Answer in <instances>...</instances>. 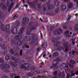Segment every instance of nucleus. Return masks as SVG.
<instances>
[{
  "label": "nucleus",
  "instance_id": "nucleus-1",
  "mask_svg": "<svg viewBox=\"0 0 78 78\" xmlns=\"http://www.w3.org/2000/svg\"><path fill=\"white\" fill-rule=\"evenodd\" d=\"M58 61H59V60H58V59H57L56 60H55L53 61V62L52 63V64L51 66V69H52V68H53V67H56V65L58 64Z\"/></svg>",
  "mask_w": 78,
  "mask_h": 78
},
{
  "label": "nucleus",
  "instance_id": "nucleus-2",
  "mask_svg": "<svg viewBox=\"0 0 78 78\" xmlns=\"http://www.w3.org/2000/svg\"><path fill=\"white\" fill-rule=\"evenodd\" d=\"M62 29L60 28H59L56 31H54V33L55 35H58L59 34V33H62Z\"/></svg>",
  "mask_w": 78,
  "mask_h": 78
},
{
  "label": "nucleus",
  "instance_id": "nucleus-3",
  "mask_svg": "<svg viewBox=\"0 0 78 78\" xmlns=\"http://www.w3.org/2000/svg\"><path fill=\"white\" fill-rule=\"evenodd\" d=\"M11 31L12 33H17V29L16 27H13L11 29Z\"/></svg>",
  "mask_w": 78,
  "mask_h": 78
},
{
  "label": "nucleus",
  "instance_id": "nucleus-4",
  "mask_svg": "<svg viewBox=\"0 0 78 78\" xmlns=\"http://www.w3.org/2000/svg\"><path fill=\"white\" fill-rule=\"evenodd\" d=\"M75 61L73 60H71L69 63V66L71 67L72 68H73V64H75Z\"/></svg>",
  "mask_w": 78,
  "mask_h": 78
},
{
  "label": "nucleus",
  "instance_id": "nucleus-5",
  "mask_svg": "<svg viewBox=\"0 0 78 78\" xmlns=\"http://www.w3.org/2000/svg\"><path fill=\"white\" fill-rule=\"evenodd\" d=\"M69 46H67V43H65L63 44V49L64 50L65 49V48H66L65 49V51H68V49H67V48H69Z\"/></svg>",
  "mask_w": 78,
  "mask_h": 78
},
{
  "label": "nucleus",
  "instance_id": "nucleus-6",
  "mask_svg": "<svg viewBox=\"0 0 78 78\" xmlns=\"http://www.w3.org/2000/svg\"><path fill=\"white\" fill-rule=\"evenodd\" d=\"M29 18H24L23 19V24H25L26 23H27L28 22H29Z\"/></svg>",
  "mask_w": 78,
  "mask_h": 78
},
{
  "label": "nucleus",
  "instance_id": "nucleus-7",
  "mask_svg": "<svg viewBox=\"0 0 78 78\" xmlns=\"http://www.w3.org/2000/svg\"><path fill=\"white\" fill-rule=\"evenodd\" d=\"M29 67L30 65L28 63L23 64L21 66L22 68H28Z\"/></svg>",
  "mask_w": 78,
  "mask_h": 78
},
{
  "label": "nucleus",
  "instance_id": "nucleus-8",
  "mask_svg": "<svg viewBox=\"0 0 78 78\" xmlns=\"http://www.w3.org/2000/svg\"><path fill=\"white\" fill-rule=\"evenodd\" d=\"M65 66H66V67H68V65L64 63H62V64L60 65V69H63L64 67H65Z\"/></svg>",
  "mask_w": 78,
  "mask_h": 78
},
{
  "label": "nucleus",
  "instance_id": "nucleus-9",
  "mask_svg": "<svg viewBox=\"0 0 78 78\" xmlns=\"http://www.w3.org/2000/svg\"><path fill=\"white\" fill-rule=\"evenodd\" d=\"M3 68H5V69H9V66L8 65L3 64L1 66Z\"/></svg>",
  "mask_w": 78,
  "mask_h": 78
},
{
  "label": "nucleus",
  "instance_id": "nucleus-10",
  "mask_svg": "<svg viewBox=\"0 0 78 78\" xmlns=\"http://www.w3.org/2000/svg\"><path fill=\"white\" fill-rule=\"evenodd\" d=\"M26 48H29L30 47H29V45H24L23 47V50H26Z\"/></svg>",
  "mask_w": 78,
  "mask_h": 78
},
{
  "label": "nucleus",
  "instance_id": "nucleus-11",
  "mask_svg": "<svg viewBox=\"0 0 78 78\" xmlns=\"http://www.w3.org/2000/svg\"><path fill=\"white\" fill-rule=\"evenodd\" d=\"M22 38V36H17L15 37V39L16 40H19V39H20Z\"/></svg>",
  "mask_w": 78,
  "mask_h": 78
},
{
  "label": "nucleus",
  "instance_id": "nucleus-12",
  "mask_svg": "<svg viewBox=\"0 0 78 78\" xmlns=\"http://www.w3.org/2000/svg\"><path fill=\"white\" fill-rule=\"evenodd\" d=\"M32 37H33V40H34L35 41H36V40H37V37L36 36V34H34V35H32Z\"/></svg>",
  "mask_w": 78,
  "mask_h": 78
},
{
  "label": "nucleus",
  "instance_id": "nucleus-13",
  "mask_svg": "<svg viewBox=\"0 0 78 78\" xmlns=\"http://www.w3.org/2000/svg\"><path fill=\"white\" fill-rule=\"evenodd\" d=\"M66 9V6L65 5H62L61 6V9L62 11H64Z\"/></svg>",
  "mask_w": 78,
  "mask_h": 78
},
{
  "label": "nucleus",
  "instance_id": "nucleus-14",
  "mask_svg": "<svg viewBox=\"0 0 78 78\" xmlns=\"http://www.w3.org/2000/svg\"><path fill=\"white\" fill-rule=\"evenodd\" d=\"M68 6L69 8H71L73 7V4L72 3H69L68 5Z\"/></svg>",
  "mask_w": 78,
  "mask_h": 78
},
{
  "label": "nucleus",
  "instance_id": "nucleus-15",
  "mask_svg": "<svg viewBox=\"0 0 78 78\" xmlns=\"http://www.w3.org/2000/svg\"><path fill=\"white\" fill-rule=\"evenodd\" d=\"M12 0H8L7 3V6H8V5L10 3H12Z\"/></svg>",
  "mask_w": 78,
  "mask_h": 78
},
{
  "label": "nucleus",
  "instance_id": "nucleus-16",
  "mask_svg": "<svg viewBox=\"0 0 78 78\" xmlns=\"http://www.w3.org/2000/svg\"><path fill=\"white\" fill-rule=\"evenodd\" d=\"M11 65L12 66H14V67H16L17 66V64L14 63H12L11 64Z\"/></svg>",
  "mask_w": 78,
  "mask_h": 78
},
{
  "label": "nucleus",
  "instance_id": "nucleus-17",
  "mask_svg": "<svg viewBox=\"0 0 78 78\" xmlns=\"http://www.w3.org/2000/svg\"><path fill=\"white\" fill-rule=\"evenodd\" d=\"M22 42L20 41L17 42V44L18 45H21L22 44Z\"/></svg>",
  "mask_w": 78,
  "mask_h": 78
},
{
  "label": "nucleus",
  "instance_id": "nucleus-18",
  "mask_svg": "<svg viewBox=\"0 0 78 78\" xmlns=\"http://www.w3.org/2000/svg\"><path fill=\"white\" fill-rule=\"evenodd\" d=\"M58 55V52H56L55 53L53 56H54V57H56V56H57Z\"/></svg>",
  "mask_w": 78,
  "mask_h": 78
},
{
  "label": "nucleus",
  "instance_id": "nucleus-19",
  "mask_svg": "<svg viewBox=\"0 0 78 78\" xmlns=\"http://www.w3.org/2000/svg\"><path fill=\"white\" fill-rule=\"evenodd\" d=\"M74 28L76 31L78 30V25H76L74 26Z\"/></svg>",
  "mask_w": 78,
  "mask_h": 78
},
{
  "label": "nucleus",
  "instance_id": "nucleus-20",
  "mask_svg": "<svg viewBox=\"0 0 78 78\" xmlns=\"http://www.w3.org/2000/svg\"><path fill=\"white\" fill-rule=\"evenodd\" d=\"M24 31V29L23 28H21L20 30V33H19L20 34H22L23 33V31Z\"/></svg>",
  "mask_w": 78,
  "mask_h": 78
},
{
  "label": "nucleus",
  "instance_id": "nucleus-21",
  "mask_svg": "<svg viewBox=\"0 0 78 78\" xmlns=\"http://www.w3.org/2000/svg\"><path fill=\"white\" fill-rule=\"evenodd\" d=\"M59 2L57 1H56L55 2V4L56 6H58V5H59Z\"/></svg>",
  "mask_w": 78,
  "mask_h": 78
},
{
  "label": "nucleus",
  "instance_id": "nucleus-22",
  "mask_svg": "<svg viewBox=\"0 0 78 78\" xmlns=\"http://www.w3.org/2000/svg\"><path fill=\"white\" fill-rule=\"evenodd\" d=\"M2 9L3 10H4V11H5V10H6L7 9L6 7V6H5V5H4L2 7Z\"/></svg>",
  "mask_w": 78,
  "mask_h": 78
},
{
  "label": "nucleus",
  "instance_id": "nucleus-23",
  "mask_svg": "<svg viewBox=\"0 0 78 78\" xmlns=\"http://www.w3.org/2000/svg\"><path fill=\"white\" fill-rule=\"evenodd\" d=\"M74 41H75V40H73V39H72L70 40V42H72L73 44H74V45L75 44V42H74Z\"/></svg>",
  "mask_w": 78,
  "mask_h": 78
},
{
  "label": "nucleus",
  "instance_id": "nucleus-24",
  "mask_svg": "<svg viewBox=\"0 0 78 78\" xmlns=\"http://www.w3.org/2000/svg\"><path fill=\"white\" fill-rule=\"evenodd\" d=\"M65 34H66V35H68V34H69V31H66L65 32Z\"/></svg>",
  "mask_w": 78,
  "mask_h": 78
},
{
  "label": "nucleus",
  "instance_id": "nucleus-25",
  "mask_svg": "<svg viewBox=\"0 0 78 78\" xmlns=\"http://www.w3.org/2000/svg\"><path fill=\"white\" fill-rule=\"evenodd\" d=\"M10 52L13 55V54H14V50L13 49L10 50Z\"/></svg>",
  "mask_w": 78,
  "mask_h": 78
},
{
  "label": "nucleus",
  "instance_id": "nucleus-26",
  "mask_svg": "<svg viewBox=\"0 0 78 78\" xmlns=\"http://www.w3.org/2000/svg\"><path fill=\"white\" fill-rule=\"evenodd\" d=\"M58 76H59V77H60V76H61V73L60 72H59L58 73Z\"/></svg>",
  "mask_w": 78,
  "mask_h": 78
},
{
  "label": "nucleus",
  "instance_id": "nucleus-27",
  "mask_svg": "<svg viewBox=\"0 0 78 78\" xmlns=\"http://www.w3.org/2000/svg\"><path fill=\"white\" fill-rule=\"evenodd\" d=\"M53 74L54 75H57V71H56L55 72L53 73Z\"/></svg>",
  "mask_w": 78,
  "mask_h": 78
},
{
  "label": "nucleus",
  "instance_id": "nucleus-28",
  "mask_svg": "<svg viewBox=\"0 0 78 78\" xmlns=\"http://www.w3.org/2000/svg\"><path fill=\"white\" fill-rule=\"evenodd\" d=\"M16 24L17 25V26H19L20 25V22H19L18 21L17 22Z\"/></svg>",
  "mask_w": 78,
  "mask_h": 78
},
{
  "label": "nucleus",
  "instance_id": "nucleus-29",
  "mask_svg": "<svg viewBox=\"0 0 78 78\" xmlns=\"http://www.w3.org/2000/svg\"><path fill=\"white\" fill-rule=\"evenodd\" d=\"M74 2H77V7H78V1H77V0H75L74 1Z\"/></svg>",
  "mask_w": 78,
  "mask_h": 78
},
{
  "label": "nucleus",
  "instance_id": "nucleus-30",
  "mask_svg": "<svg viewBox=\"0 0 78 78\" xmlns=\"http://www.w3.org/2000/svg\"><path fill=\"white\" fill-rule=\"evenodd\" d=\"M73 72H74V70H73V69H72L71 70V71L69 72V73H70L71 74V73H73Z\"/></svg>",
  "mask_w": 78,
  "mask_h": 78
},
{
  "label": "nucleus",
  "instance_id": "nucleus-31",
  "mask_svg": "<svg viewBox=\"0 0 78 78\" xmlns=\"http://www.w3.org/2000/svg\"><path fill=\"white\" fill-rule=\"evenodd\" d=\"M5 59L6 60H7V61H8V60L9 59V57L6 56L5 57Z\"/></svg>",
  "mask_w": 78,
  "mask_h": 78
},
{
  "label": "nucleus",
  "instance_id": "nucleus-32",
  "mask_svg": "<svg viewBox=\"0 0 78 78\" xmlns=\"http://www.w3.org/2000/svg\"><path fill=\"white\" fill-rule=\"evenodd\" d=\"M31 34V31H28L27 33V34L28 35H29V34Z\"/></svg>",
  "mask_w": 78,
  "mask_h": 78
},
{
  "label": "nucleus",
  "instance_id": "nucleus-33",
  "mask_svg": "<svg viewBox=\"0 0 78 78\" xmlns=\"http://www.w3.org/2000/svg\"><path fill=\"white\" fill-rule=\"evenodd\" d=\"M62 76L63 77H64V76H65V74H64V72H63L62 73Z\"/></svg>",
  "mask_w": 78,
  "mask_h": 78
},
{
  "label": "nucleus",
  "instance_id": "nucleus-34",
  "mask_svg": "<svg viewBox=\"0 0 78 78\" xmlns=\"http://www.w3.org/2000/svg\"><path fill=\"white\" fill-rule=\"evenodd\" d=\"M22 50H21V51H20V56H22Z\"/></svg>",
  "mask_w": 78,
  "mask_h": 78
},
{
  "label": "nucleus",
  "instance_id": "nucleus-35",
  "mask_svg": "<svg viewBox=\"0 0 78 78\" xmlns=\"http://www.w3.org/2000/svg\"><path fill=\"white\" fill-rule=\"evenodd\" d=\"M14 78H20V76H15Z\"/></svg>",
  "mask_w": 78,
  "mask_h": 78
},
{
  "label": "nucleus",
  "instance_id": "nucleus-36",
  "mask_svg": "<svg viewBox=\"0 0 78 78\" xmlns=\"http://www.w3.org/2000/svg\"><path fill=\"white\" fill-rule=\"evenodd\" d=\"M67 72H69V73H70V69L68 68L67 69Z\"/></svg>",
  "mask_w": 78,
  "mask_h": 78
},
{
  "label": "nucleus",
  "instance_id": "nucleus-37",
  "mask_svg": "<svg viewBox=\"0 0 78 78\" xmlns=\"http://www.w3.org/2000/svg\"><path fill=\"white\" fill-rule=\"evenodd\" d=\"M40 49H41V48H39L37 49V51H39L40 50Z\"/></svg>",
  "mask_w": 78,
  "mask_h": 78
},
{
  "label": "nucleus",
  "instance_id": "nucleus-38",
  "mask_svg": "<svg viewBox=\"0 0 78 78\" xmlns=\"http://www.w3.org/2000/svg\"><path fill=\"white\" fill-rule=\"evenodd\" d=\"M28 75H29L30 76H33V74L30 73H28Z\"/></svg>",
  "mask_w": 78,
  "mask_h": 78
},
{
  "label": "nucleus",
  "instance_id": "nucleus-39",
  "mask_svg": "<svg viewBox=\"0 0 78 78\" xmlns=\"http://www.w3.org/2000/svg\"><path fill=\"white\" fill-rule=\"evenodd\" d=\"M75 75V73H73L71 76H74V75Z\"/></svg>",
  "mask_w": 78,
  "mask_h": 78
},
{
  "label": "nucleus",
  "instance_id": "nucleus-40",
  "mask_svg": "<svg viewBox=\"0 0 78 78\" xmlns=\"http://www.w3.org/2000/svg\"><path fill=\"white\" fill-rule=\"evenodd\" d=\"M36 73H37V74H39L40 73V71H35Z\"/></svg>",
  "mask_w": 78,
  "mask_h": 78
},
{
  "label": "nucleus",
  "instance_id": "nucleus-41",
  "mask_svg": "<svg viewBox=\"0 0 78 78\" xmlns=\"http://www.w3.org/2000/svg\"><path fill=\"white\" fill-rule=\"evenodd\" d=\"M70 76V74H68L67 75V77L68 78H69V76Z\"/></svg>",
  "mask_w": 78,
  "mask_h": 78
},
{
  "label": "nucleus",
  "instance_id": "nucleus-42",
  "mask_svg": "<svg viewBox=\"0 0 78 78\" xmlns=\"http://www.w3.org/2000/svg\"><path fill=\"white\" fill-rule=\"evenodd\" d=\"M19 61V59H16L15 61V62H17V61Z\"/></svg>",
  "mask_w": 78,
  "mask_h": 78
},
{
  "label": "nucleus",
  "instance_id": "nucleus-43",
  "mask_svg": "<svg viewBox=\"0 0 78 78\" xmlns=\"http://www.w3.org/2000/svg\"><path fill=\"white\" fill-rule=\"evenodd\" d=\"M70 17H71L70 16L68 18V19H67V20H69L70 19Z\"/></svg>",
  "mask_w": 78,
  "mask_h": 78
},
{
  "label": "nucleus",
  "instance_id": "nucleus-44",
  "mask_svg": "<svg viewBox=\"0 0 78 78\" xmlns=\"http://www.w3.org/2000/svg\"><path fill=\"white\" fill-rule=\"evenodd\" d=\"M76 74L77 75H78V71H76Z\"/></svg>",
  "mask_w": 78,
  "mask_h": 78
},
{
  "label": "nucleus",
  "instance_id": "nucleus-45",
  "mask_svg": "<svg viewBox=\"0 0 78 78\" xmlns=\"http://www.w3.org/2000/svg\"><path fill=\"white\" fill-rule=\"evenodd\" d=\"M46 56V54H44L43 55V57H44V58H45Z\"/></svg>",
  "mask_w": 78,
  "mask_h": 78
},
{
  "label": "nucleus",
  "instance_id": "nucleus-46",
  "mask_svg": "<svg viewBox=\"0 0 78 78\" xmlns=\"http://www.w3.org/2000/svg\"><path fill=\"white\" fill-rule=\"evenodd\" d=\"M11 76H12V77H14V76H15V75H14V74H12L11 75Z\"/></svg>",
  "mask_w": 78,
  "mask_h": 78
},
{
  "label": "nucleus",
  "instance_id": "nucleus-47",
  "mask_svg": "<svg viewBox=\"0 0 78 78\" xmlns=\"http://www.w3.org/2000/svg\"><path fill=\"white\" fill-rule=\"evenodd\" d=\"M18 54L17 53H16V54H15V56H17Z\"/></svg>",
  "mask_w": 78,
  "mask_h": 78
},
{
  "label": "nucleus",
  "instance_id": "nucleus-48",
  "mask_svg": "<svg viewBox=\"0 0 78 78\" xmlns=\"http://www.w3.org/2000/svg\"><path fill=\"white\" fill-rule=\"evenodd\" d=\"M63 28H64V29H67V27L66 26H64Z\"/></svg>",
  "mask_w": 78,
  "mask_h": 78
},
{
  "label": "nucleus",
  "instance_id": "nucleus-49",
  "mask_svg": "<svg viewBox=\"0 0 78 78\" xmlns=\"http://www.w3.org/2000/svg\"><path fill=\"white\" fill-rule=\"evenodd\" d=\"M72 52L73 55V54H74V53H75V51H74L73 50L72 51Z\"/></svg>",
  "mask_w": 78,
  "mask_h": 78
},
{
  "label": "nucleus",
  "instance_id": "nucleus-50",
  "mask_svg": "<svg viewBox=\"0 0 78 78\" xmlns=\"http://www.w3.org/2000/svg\"><path fill=\"white\" fill-rule=\"evenodd\" d=\"M5 51H7V50H8V48H5Z\"/></svg>",
  "mask_w": 78,
  "mask_h": 78
},
{
  "label": "nucleus",
  "instance_id": "nucleus-51",
  "mask_svg": "<svg viewBox=\"0 0 78 78\" xmlns=\"http://www.w3.org/2000/svg\"><path fill=\"white\" fill-rule=\"evenodd\" d=\"M69 55L70 57H71V58H72L73 57H72V55H71V54L70 53Z\"/></svg>",
  "mask_w": 78,
  "mask_h": 78
},
{
  "label": "nucleus",
  "instance_id": "nucleus-52",
  "mask_svg": "<svg viewBox=\"0 0 78 78\" xmlns=\"http://www.w3.org/2000/svg\"><path fill=\"white\" fill-rule=\"evenodd\" d=\"M13 3H12L11 5H10V7H12V5H13Z\"/></svg>",
  "mask_w": 78,
  "mask_h": 78
},
{
  "label": "nucleus",
  "instance_id": "nucleus-53",
  "mask_svg": "<svg viewBox=\"0 0 78 78\" xmlns=\"http://www.w3.org/2000/svg\"><path fill=\"white\" fill-rule=\"evenodd\" d=\"M24 6H25V7H26V8H27V7H28V5H24Z\"/></svg>",
  "mask_w": 78,
  "mask_h": 78
},
{
  "label": "nucleus",
  "instance_id": "nucleus-54",
  "mask_svg": "<svg viewBox=\"0 0 78 78\" xmlns=\"http://www.w3.org/2000/svg\"><path fill=\"white\" fill-rule=\"evenodd\" d=\"M64 2H67L68 1V0H63Z\"/></svg>",
  "mask_w": 78,
  "mask_h": 78
},
{
  "label": "nucleus",
  "instance_id": "nucleus-55",
  "mask_svg": "<svg viewBox=\"0 0 78 78\" xmlns=\"http://www.w3.org/2000/svg\"><path fill=\"white\" fill-rule=\"evenodd\" d=\"M40 20H41V22H42V20L41 18H40Z\"/></svg>",
  "mask_w": 78,
  "mask_h": 78
},
{
  "label": "nucleus",
  "instance_id": "nucleus-56",
  "mask_svg": "<svg viewBox=\"0 0 78 78\" xmlns=\"http://www.w3.org/2000/svg\"><path fill=\"white\" fill-rule=\"evenodd\" d=\"M40 20H41V22H42V20L41 18H40Z\"/></svg>",
  "mask_w": 78,
  "mask_h": 78
},
{
  "label": "nucleus",
  "instance_id": "nucleus-57",
  "mask_svg": "<svg viewBox=\"0 0 78 78\" xmlns=\"http://www.w3.org/2000/svg\"><path fill=\"white\" fill-rule=\"evenodd\" d=\"M57 45H59V42H58L57 43Z\"/></svg>",
  "mask_w": 78,
  "mask_h": 78
},
{
  "label": "nucleus",
  "instance_id": "nucleus-58",
  "mask_svg": "<svg viewBox=\"0 0 78 78\" xmlns=\"http://www.w3.org/2000/svg\"><path fill=\"white\" fill-rule=\"evenodd\" d=\"M41 65H42V66H43V65H44V62H42L41 63Z\"/></svg>",
  "mask_w": 78,
  "mask_h": 78
},
{
  "label": "nucleus",
  "instance_id": "nucleus-59",
  "mask_svg": "<svg viewBox=\"0 0 78 78\" xmlns=\"http://www.w3.org/2000/svg\"><path fill=\"white\" fill-rule=\"evenodd\" d=\"M44 46V44H42V45H41V47H43Z\"/></svg>",
  "mask_w": 78,
  "mask_h": 78
},
{
  "label": "nucleus",
  "instance_id": "nucleus-60",
  "mask_svg": "<svg viewBox=\"0 0 78 78\" xmlns=\"http://www.w3.org/2000/svg\"><path fill=\"white\" fill-rule=\"evenodd\" d=\"M49 58H51V55H49Z\"/></svg>",
  "mask_w": 78,
  "mask_h": 78
},
{
  "label": "nucleus",
  "instance_id": "nucleus-61",
  "mask_svg": "<svg viewBox=\"0 0 78 78\" xmlns=\"http://www.w3.org/2000/svg\"><path fill=\"white\" fill-rule=\"evenodd\" d=\"M8 78V77H7V76L4 77L3 78Z\"/></svg>",
  "mask_w": 78,
  "mask_h": 78
},
{
  "label": "nucleus",
  "instance_id": "nucleus-62",
  "mask_svg": "<svg viewBox=\"0 0 78 78\" xmlns=\"http://www.w3.org/2000/svg\"><path fill=\"white\" fill-rule=\"evenodd\" d=\"M23 3H25V0H23Z\"/></svg>",
  "mask_w": 78,
  "mask_h": 78
},
{
  "label": "nucleus",
  "instance_id": "nucleus-63",
  "mask_svg": "<svg viewBox=\"0 0 78 78\" xmlns=\"http://www.w3.org/2000/svg\"><path fill=\"white\" fill-rule=\"evenodd\" d=\"M78 13L76 14V16H78Z\"/></svg>",
  "mask_w": 78,
  "mask_h": 78
},
{
  "label": "nucleus",
  "instance_id": "nucleus-64",
  "mask_svg": "<svg viewBox=\"0 0 78 78\" xmlns=\"http://www.w3.org/2000/svg\"><path fill=\"white\" fill-rule=\"evenodd\" d=\"M2 17V14L0 15V18H1Z\"/></svg>",
  "mask_w": 78,
  "mask_h": 78
}]
</instances>
